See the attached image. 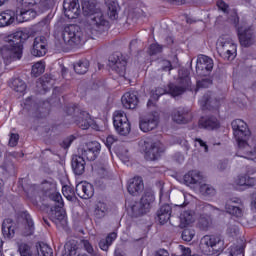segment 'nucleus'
Wrapping results in <instances>:
<instances>
[{
	"instance_id": "aec40b11",
	"label": "nucleus",
	"mask_w": 256,
	"mask_h": 256,
	"mask_svg": "<svg viewBox=\"0 0 256 256\" xmlns=\"http://www.w3.org/2000/svg\"><path fill=\"white\" fill-rule=\"evenodd\" d=\"M21 217L24 219V227L21 229V235L23 237H31L35 233L33 218H31V215L27 211L22 212Z\"/></svg>"
},
{
	"instance_id": "c03bdc74",
	"label": "nucleus",
	"mask_w": 256,
	"mask_h": 256,
	"mask_svg": "<svg viewBox=\"0 0 256 256\" xmlns=\"http://www.w3.org/2000/svg\"><path fill=\"white\" fill-rule=\"evenodd\" d=\"M12 88L16 93H25V90L27 89V84L21 78H15L12 81Z\"/></svg>"
},
{
	"instance_id": "f3484780",
	"label": "nucleus",
	"mask_w": 256,
	"mask_h": 256,
	"mask_svg": "<svg viewBox=\"0 0 256 256\" xmlns=\"http://www.w3.org/2000/svg\"><path fill=\"white\" fill-rule=\"evenodd\" d=\"M159 125V117L155 116V114H148L144 116L139 123L141 131L144 133H149V131H153V129L157 128Z\"/></svg>"
},
{
	"instance_id": "5fc2aeb1",
	"label": "nucleus",
	"mask_w": 256,
	"mask_h": 256,
	"mask_svg": "<svg viewBox=\"0 0 256 256\" xmlns=\"http://www.w3.org/2000/svg\"><path fill=\"white\" fill-rule=\"evenodd\" d=\"M62 193L68 201H71L75 197V190L71 186H63Z\"/></svg>"
},
{
	"instance_id": "dca6fc26",
	"label": "nucleus",
	"mask_w": 256,
	"mask_h": 256,
	"mask_svg": "<svg viewBox=\"0 0 256 256\" xmlns=\"http://www.w3.org/2000/svg\"><path fill=\"white\" fill-rule=\"evenodd\" d=\"M63 9L64 15L68 19H77V17H79V13H81L78 0H64Z\"/></svg>"
},
{
	"instance_id": "e433bc0d",
	"label": "nucleus",
	"mask_w": 256,
	"mask_h": 256,
	"mask_svg": "<svg viewBox=\"0 0 256 256\" xmlns=\"http://www.w3.org/2000/svg\"><path fill=\"white\" fill-rule=\"evenodd\" d=\"M180 223L183 227L195 223V212L193 210H187L180 214Z\"/></svg>"
},
{
	"instance_id": "ea45409f",
	"label": "nucleus",
	"mask_w": 256,
	"mask_h": 256,
	"mask_svg": "<svg viewBox=\"0 0 256 256\" xmlns=\"http://www.w3.org/2000/svg\"><path fill=\"white\" fill-rule=\"evenodd\" d=\"M236 184H238L240 187H255L256 180L255 178H251L248 175H243L238 176Z\"/></svg>"
},
{
	"instance_id": "473e14b6",
	"label": "nucleus",
	"mask_w": 256,
	"mask_h": 256,
	"mask_svg": "<svg viewBox=\"0 0 256 256\" xmlns=\"http://www.w3.org/2000/svg\"><path fill=\"white\" fill-rule=\"evenodd\" d=\"M105 5L108 8V16L110 19H117L119 17V13H117V9H119L117 0H105Z\"/></svg>"
},
{
	"instance_id": "c756f323",
	"label": "nucleus",
	"mask_w": 256,
	"mask_h": 256,
	"mask_svg": "<svg viewBox=\"0 0 256 256\" xmlns=\"http://www.w3.org/2000/svg\"><path fill=\"white\" fill-rule=\"evenodd\" d=\"M239 205V200H228L225 204L226 213L233 215V217H243V209Z\"/></svg>"
},
{
	"instance_id": "58836bf2",
	"label": "nucleus",
	"mask_w": 256,
	"mask_h": 256,
	"mask_svg": "<svg viewBox=\"0 0 256 256\" xmlns=\"http://www.w3.org/2000/svg\"><path fill=\"white\" fill-rule=\"evenodd\" d=\"M178 85L184 90V92L191 88V77H189V73L187 71L179 75Z\"/></svg>"
},
{
	"instance_id": "412c9836",
	"label": "nucleus",
	"mask_w": 256,
	"mask_h": 256,
	"mask_svg": "<svg viewBox=\"0 0 256 256\" xmlns=\"http://www.w3.org/2000/svg\"><path fill=\"white\" fill-rule=\"evenodd\" d=\"M137 95V91L126 92L121 98L123 107L125 109H135L139 105V97Z\"/></svg>"
},
{
	"instance_id": "4468645a",
	"label": "nucleus",
	"mask_w": 256,
	"mask_h": 256,
	"mask_svg": "<svg viewBox=\"0 0 256 256\" xmlns=\"http://www.w3.org/2000/svg\"><path fill=\"white\" fill-rule=\"evenodd\" d=\"M165 150L161 146L160 142L146 143L145 147V159L147 161H157L161 157V154Z\"/></svg>"
},
{
	"instance_id": "a19ab883",
	"label": "nucleus",
	"mask_w": 256,
	"mask_h": 256,
	"mask_svg": "<svg viewBox=\"0 0 256 256\" xmlns=\"http://www.w3.org/2000/svg\"><path fill=\"white\" fill-rule=\"evenodd\" d=\"M131 211L133 217H141V215H145L146 213H149V210L145 208V206L139 201L135 202L131 206Z\"/></svg>"
},
{
	"instance_id": "79ce46f5",
	"label": "nucleus",
	"mask_w": 256,
	"mask_h": 256,
	"mask_svg": "<svg viewBox=\"0 0 256 256\" xmlns=\"http://www.w3.org/2000/svg\"><path fill=\"white\" fill-rule=\"evenodd\" d=\"M154 201L155 195L151 191L145 192L140 199V202L143 204L144 209H147L148 211L149 209H151V203H153Z\"/></svg>"
},
{
	"instance_id": "69168bd1",
	"label": "nucleus",
	"mask_w": 256,
	"mask_h": 256,
	"mask_svg": "<svg viewBox=\"0 0 256 256\" xmlns=\"http://www.w3.org/2000/svg\"><path fill=\"white\" fill-rule=\"evenodd\" d=\"M195 142L200 145V147L204 148L205 153L209 151V146L207 145V142L203 141L201 138H196Z\"/></svg>"
},
{
	"instance_id": "864d4df0",
	"label": "nucleus",
	"mask_w": 256,
	"mask_h": 256,
	"mask_svg": "<svg viewBox=\"0 0 256 256\" xmlns=\"http://www.w3.org/2000/svg\"><path fill=\"white\" fill-rule=\"evenodd\" d=\"M181 237L183 241H193V237H195V230L193 228H185L182 231Z\"/></svg>"
},
{
	"instance_id": "0e129e2a",
	"label": "nucleus",
	"mask_w": 256,
	"mask_h": 256,
	"mask_svg": "<svg viewBox=\"0 0 256 256\" xmlns=\"http://www.w3.org/2000/svg\"><path fill=\"white\" fill-rule=\"evenodd\" d=\"M19 141V134H11L9 145L10 147H15Z\"/></svg>"
},
{
	"instance_id": "7c9ffc66",
	"label": "nucleus",
	"mask_w": 256,
	"mask_h": 256,
	"mask_svg": "<svg viewBox=\"0 0 256 256\" xmlns=\"http://www.w3.org/2000/svg\"><path fill=\"white\" fill-rule=\"evenodd\" d=\"M16 19L15 11L6 10L0 14V27L11 25Z\"/></svg>"
},
{
	"instance_id": "0eeeda50",
	"label": "nucleus",
	"mask_w": 256,
	"mask_h": 256,
	"mask_svg": "<svg viewBox=\"0 0 256 256\" xmlns=\"http://www.w3.org/2000/svg\"><path fill=\"white\" fill-rule=\"evenodd\" d=\"M217 51L223 59H234L237 55V45L229 37H220L217 43Z\"/></svg>"
},
{
	"instance_id": "4c0bfd02",
	"label": "nucleus",
	"mask_w": 256,
	"mask_h": 256,
	"mask_svg": "<svg viewBox=\"0 0 256 256\" xmlns=\"http://www.w3.org/2000/svg\"><path fill=\"white\" fill-rule=\"evenodd\" d=\"M89 65H90L89 60L81 59L74 64V71L78 75H85V73L89 71Z\"/></svg>"
},
{
	"instance_id": "4be33fe9",
	"label": "nucleus",
	"mask_w": 256,
	"mask_h": 256,
	"mask_svg": "<svg viewBox=\"0 0 256 256\" xmlns=\"http://www.w3.org/2000/svg\"><path fill=\"white\" fill-rule=\"evenodd\" d=\"M198 125L200 129H207L208 131H213L215 129H219L221 124L219 120L215 116H205L199 119Z\"/></svg>"
},
{
	"instance_id": "9d476101",
	"label": "nucleus",
	"mask_w": 256,
	"mask_h": 256,
	"mask_svg": "<svg viewBox=\"0 0 256 256\" xmlns=\"http://www.w3.org/2000/svg\"><path fill=\"white\" fill-rule=\"evenodd\" d=\"M213 59L207 55L200 54L196 61V73L200 77H207L213 71Z\"/></svg>"
},
{
	"instance_id": "052dcab7",
	"label": "nucleus",
	"mask_w": 256,
	"mask_h": 256,
	"mask_svg": "<svg viewBox=\"0 0 256 256\" xmlns=\"http://www.w3.org/2000/svg\"><path fill=\"white\" fill-rule=\"evenodd\" d=\"M217 7L218 9H220V11H223V13H229V6L227 5V3H225V1L223 0L218 1Z\"/></svg>"
},
{
	"instance_id": "2eb2a0df",
	"label": "nucleus",
	"mask_w": 256,
	"mask_h": 256,
	"mask_svg": "<svg viewBox=\"0 0 256 256\" xmlns=\"http://www.w3.org/2000/svg\"><path fill=\"white\" fill-rule=\"evenodd\" d=\"M47 38L45 36H38L34 39L31 55L33 57H44L47 55Z\"/></svg>"
},
{
	"instance_id": "a878e982",
	"label": "nucleus",
	"mask_w": 256,
	"mask_h": 256,
	"mask_svg": "<svg viewBox=\"0 0 256 256\" xmlns=\"http://www.w3.org/2000/svg\"><path fill=\"white\" fill-rule=\"evenodd\" d=\"M15 15L18 23H25V21H31V19H35V17H37V12L33 10V8H22L16 10Z\"/></svg>"
},
{
	"instance_id": "9b49d317",
	"label": "nucleus",
	"mask_w": 256,
	"mask_h": 256,
	"mask_svg": "<svg viewBox=\"0 0 256 256\" xmlns=\"http://www.w3.org/2000/svg\"><path fill=\"white\" fill-rule=\"evenodd\" d=\"M108 66L112 71H115L120 77H125L127 71V60L119 53H114L109 56Z\"/></svg>"
},
{
	"instance_id": "e2e57ef3",
	"label": "nucleus",
	"mask_w": 256,
	"mask_h": 256,
	"mask_svg": "<svg viewBox=\"0 0 256 256\" xmlns=\"http://www.w3.org/2000/svg\"><path fill=\"white\" fill-rule=\"evenodd\" d=\"M117 141V138L113 135H109L107 138H106V142H105V145L107 147V149H111L113 143H115Z\"/></svg>"
},
{
	"instance_id": "f8f14e48",
	"label": "nucleus",
	"mask_w": 256,
	"mask_h": 256,
	"mask_svg": "<svg viewBox=\"0 0 256 256\" xmlns=\"http://www.w3.org/2000/svg\"><path fill=\"white\" fill-rule=\"evenodd\" d=\"M99 153H101V144L97 141L88 142L80 149V156L87 161H95Z\"/></svg>"
},
{
	"instance_id": "a18cd8bd",
	"label": "nucleus",
	"mask_w": 256,
	"mask_h": 256,
	"mask_svg": "<svg viewBox=\"0 0 256 256\" xmlns=\"http://www.w3.org/2000/svg\"><path fill=\"white\" fill-rule=\"evenodd\" d=\"M199 191L204 197H213L216 193L215 188L209 184H199Z\"/></svg>"
},
{
	"instance_id": "6ab92c4d",
	"label": "nucleus",
	"mask_w": 256,
	"mask_h": 256,
	"mask_svg": "<svg viewBox=\"0 0 256 256\" xmlns=\"http://www.w3.org/2000/svg\"><path fill=\"white\" fill-rule=\"evenodd\" d=\"M199 103L203 109H208V111H214L219 109V100L213 97V93L207 92L199 100Z\"/></svg>"
},
{
	"instance_id": "f257e3e1",
	"label": "nucleus",
	"mask_w": 256,
	"mask_h": 256,
	"mask_svg": "<svg viewBox=\"0 0 256 256\" xmlns=\"http://www.w3.org/2000/svg\"><path fill=\"white\" fill-rule=\"evenodd\" d=\"M82 13L84 17H88L86 33L90 39H95L107 31L109 21L105 19L101 8L97 6V0H82Z\"/></svg>"
},
{
	"instance_id": "2f4dec72",
	"label": "nucleus",
	"mask_w": 256,
	"mask_h": 256,
	"mask_svg": "<svg viewBox=\"0 0 256 256\" xmlns=\"http://www.w3.org/2000/svg\"><path fill=\"white\" fill-rule=\"evenodd\" d=\"M2 233L7 239H13V237H15V226H13V220L8 218L3 221Z\"/></svg>"
},
{
	"instance_id": "13d9d810",
	"label": "nucleus",
	"mask_w": 256,
	"mask_h": 256,
	"mask_svg": "<svg viewBox=\"0 0 256 256\" xmlns=\"http://www.w3.org/2000/svg\"><path fill=\"white\" fill-rule=\"evenodd\" d=\"M77 139V137L70 135L67 138H65L62 143H61V147H63V149H69V147H71V144L73 143V141H75Z\"/></svg>"
},
{
	"instance_id": "6e6d98bb",
	"label": "nucleus",
	"mask_w": 256,
	"mask_h": 256,
	"mask_svg": "<svg viewBox=\"0 0 256 256\" xmlns=\"http://www.w3.org/2000/svg\"><path fill=\"white\" fill-rule=\"evenodd\" d=\"M163 46L159 45L158 43L151 44L149 46V55H158V53H162Z\"/></svg>"
},
{
	"instance_id": "bf43d9fd",
	"label": "nucleus",
	"mask_w": 256,
	"mask_h": 256,
	"mask_svg": "<svg viewBox=\"0 0 256 256\" xmlns=\"http://www.w3.org/2000/svg\"><path fill=\"white\" fill-rule=\"evenodd\" d=\"M160 69L161 71H172L173 70V65L171 64V61L169 60H162L160 62Z\"/></svg>"
},
{
	"instance_id": "393cba45",
	"label": "nucleus",
	"mask_w": 256,
	"mask_h": 256,
	"mask_svg": "<svg viewBox=\"0 0 256 256\" xmlns=\"http://www.w3.org/2000/svg\"><path fill=\"white\" fill-rule=\"evenodd\" d=\"M54 84L55 80L52 79L51 75L45 74L44 76L38 79V81L36 82V87L39 89V93L45 95V93H47V91H49V89H51V87H53Z\"/></svg>"
},
{
	"instance_id": "20e7f679",
	"label": "nucleus",
	"mask_w": 256,
	"mask_h": 256,
	"mask_svg": "<svg viewBox=\"0 0 256 256\" xmlns=\"http://www.w3.org/2000/svg\"><path fill=\"white\" fill-rule=\"evenodd\" d=\"M231 127L239 149H247L249 147L248 141L251 138V131L247 127V123L241 119H236L232 121Z\"/></svg>"
},
{
	"instance_id": "09e8293b",
	"label": "nucleus",
	"mask_w": 256,
	"mask_h": 256,
	"mask_svg": "<svg viewBox=\"0 0 256 256\" xmlns=\"http://www.w3.org/2000/svg\"><path fill=\"white\" fill-rule=\"evenodd\" d=\"M32 75L33 77H39V75H43L45 73V63L37 62L32 66Z\"/></svg>"
},
{
	"instance_id": "f03ea898",
	"label": "nucleus",
	"mask_w": 256,
	"mask_h": 256,
	"mask_svg": "<svg viewBox=\"0 0 256 256\" xmlns=\"http://www.w3.org/2000/svg\"><path fill=\"white\" fill-rule=\"evenodd\" d=\"M7 49H3L2 59L5 65H10L13 61L21 59L23 55V32H16L7 38Z\"/></svg>"
},
{
	"instance_id": "5701e85b",
	"label": "nucleus",
	"mask_w": 256,
	"mask_h": 256,
	"mask_svg": "<svg viewBox=\"0 0 256 256\" xmlns=\"http://www.w3.org/2000/svg\"><path fill=\"white\" fill-rule=\"evenodd\" d=\"M74 121L77 127L83 131L89 129V127L93 125V119L91 118V115L86 111H81L78 116L74 117Z\"/></svg>"
},
{
	"instance_id": "c85d7f7f",
	"label": "nucleus",
	"mask_w": 256,
	"mask_h": 256,
	"mask_svg": "<svg viewBox=\"0 0 256 256\" xmlns=\"http://www.w3.org/2000/svg\"><path fill=\"white\" fill-rule=\"evenodd\" d=\"M173 212V209L171 208V205L164 204L162 205L158 211H157V219L160 225H165L169 219H171V213Z\"/></svg>"
},
{
	"instance_id": "cd10ccee",
	"label": "nucleus",
	"mask_w": 256,
	"mask_h": 256,
	"mask_svg": "<svg viewBox=\"0 0 256 256\" xmlns=\"http://www.w3.org/2000/svg\"><path fill=\"white\" fill-rule=\"evenodd\" d=\"M185 185H201L203 183V175L197 170L189 171L184 175Z\"/></svg>"
},
{
	"instance_id": "a211bd4d",
	"label": "nucleus",
	"mask_w": 256,
	"mask_h": 256,
	"mask_svg": "<svg viewBox=\"0 0 256 256\" xmlns=\"http://www.w3.org/2000/svg\"><path fill=\"white\" fill-rule=\"evenodd\" d=\"M76 194L80 199H91L95 195V188L91 183L81 182L76 185Z\"/></svg>"
},
{
	"instance_id": "b1692460",
	"label": "nucleus",
	"mask_w": 256,
	"mask_h": 256,
	"mask_svg": "<svg viewBox=\"0 0 256 256\" xmlns=\"http://www.w3.org/2000/svg\"><path fill=\"white\" fill-rule=\"evenodd\" d=\"M128 193L130 195L136 196L139 195V193L143 192V189H145V184H143V178L136 176L129 180L128 182Z\"/></svg>"
},
{
	"instance_id": "8fccbe9b",
	"label": "nucleus",
	"mask_w": 256,
	"mask_h": 256,
	"mask_svg": "<svg viewBox=\"0 0 256 256\" xmlns=\"http://www.w3.org/2000/svg\"><path fill=\"white\" fill-rule=\"evenodd\" d=\"M22 7H35V5H40L43 7V0H16Z\"/></svg>"
},
{
	"instance_id": "f704fd0d",
	"label": "nucleus",
	"mask_w": 256,
	"mask_h": 256,
	"mask_svg": "<svg viewBox=\"0 0 256 256\" xmlns=\"http://www.w3.org/2000/svg\"><path fill=\"white\" fill-rule=\"evenodd\" d=\"M77 249H79L77 246V240H69L64 245L62 256H75L77 255Z\"/></svg>"
},
{
	"instance_id": "3c124183",
	"label": "nucleus",
	"mask_w": 256,
	"mask_h": 256,
	"mask_svg": "<svg viewBox=\"0 0 256 256\" xmlns=\"http://www.w3.org/2000/svg\"><path fill=\"white\" fill-rule=\"evenodd\" d=\"M18 251L21 256H33V251H31V246L27 243H21L18 247Z\"/></svg>"
},
{
	"instance_id": "7ed1b4c3",
	"label": "nucleus",
	"mask_w": 256,
	"mask_h": 256,
	"mask_svg": "<svg viewBox=\"0 0 256 256\" xmlns=\"http://www.w3.org/2000/svg\"><path fill=\"white\" fill-rule=\"evenodd\" d=\"M61 38L65 45H70V47L85 45V41H87V37L81 31V27L75 24L66 26L62 31Z\"/></svg>"
},
{
	"instance_id": "680f3d73",
	"label": "nucleus",
	"mask_w": 256,
	"mask_h": 256,
	"mask_svg": "<svg viewBox=\"0 0 256 256\" xmlns=\"http://www.w3.org/2000/svg\"><path fill=\"white\" fill-rule=\"evenodd\" d=\"M167 93H169L168 89L158 87L155 89L154 95L157 97V99H159V97H161L162 95H167Z\"/></svg>"
},
{
	"instance_id": "603ef678",
	"label": "nucleus",
	"mask_w": 256,
	"mask_h": 256,
	"mask_svg": "<svg viewBox=\"0 0 256 256\" xmlns=\"http://www.w3.org/2000/svg\"><path fill=\"white\" fill-rule=\"evenodd\" d=\"M211 85H213V79L209 77H205L197 81L198 89H209Z\"/></svg>"
},
{
	"instance_id": "c9c22d12",
	"label": "nucleus",
	"mask_w": 256,
	"mask_h": 256,
	"mask_svg": "<svg viewBox=\"0 0 256 256\" xmlns=\"http://www.w3.org/2000/svg\"><path fill=\"white\" fill-rule=\"evenodd\" d=\"M115 239H117V233L112 232L110 234L107 235V237L105 239H101L99 241V248L102 251H109V247H111V245H113V241H115Z\"/></svg>"
},
{
	"instance_id": "de8ad7c7",
	"label": "nucleus",
	"mask_w": 256,
	"mask_h": 256,
	"mask_svg": "<svg viewBox=\"0 0 256 256\" xmlns=\"http://www.w3.org/2000/svg\"><path fill=\"white\" fill-rule=\"evenodd\" d=\"M168 93L172 95V97H179V95H183L185 91L179 84L176 85V84L170 83L168 84Z\"/></svg>"
},
{
	"instance_id": "1a4fd4ad",
	"label": "nucleus",
	"mask_w": 256,
	"mask_h": 256,
	"mask_svg": "<svg viewBox=\"0 0 256 256\" xmlns=\"http://www.w3.org/2000/svg\"><path fill=\"white\" fill-rule=\"evenodd\" d=\"M113 124L119 135L126 136L131 133V123L125 112L116 111L113 116Z\"/></svg>"
},
{
	"instance_id": "ddd939ff",
	"label": "nucleus",
	"mask_w": 256,
	"mask_h": 256,
	"mask_svg": "<svg viewBox=\"0 0 256 256\" xmlns=\"http://www.w3.org/2000/svg\"><path fill=\"white\" fill-rule=\"evenodd\" d=\"M172 121L177 125H187L193 121V113L187 107H178L172 112Z\"/></svg>"
},
{
	"instance_id": "6e6552de",
	"label": "nucleus",
	"mask_w": 256,
	"mask_h": 256,
	"mask_svg": "<svg viewBox=\"0 0 256 256\" xmlns=\"http://www.w3.org/2000/svg\"><path fill=\"white\" fill-rule=\"evenodd\" d=\"M202 249H212L215 253H221L225 251V241L221 236L217 235H205L200 240Z\"/></svg>"
},
{
	"instance_id": "37998d69",
	"label": "nucleus",
	"mask_w": 256,
	"mask_h": 256,
	"mask_svg": "<svg viewBox=\"0 0 256 256\" xmlns=\"http://www.w3.org/2000/svg\"><path fill=\"white\" fill-rule=\"evenodd\" d=\"M36 249L38 256H53V249L45 243H38Z\"/></svg>"
},
{
	"instance_id": "774afa93",
	"label": "nucleus",
	"mask_w": 256,
	"mask_h": 256,
	"mask_svg": "<svg viewBox=\"0 0 256 256\" xmlns=\"http://www.w3.org/2000/svg\"><path fill=\"white\" fill-rule=\"evenodd\" d=\"M182 256H191V248H182Z\"/></svg>"
},
{
	"instance_id": "bb28decb",
	"label": "nucleus",
	"mask_w": 256,
	"mask_h": 256,
	"mask_svg": "<svg viewBox=\"0 0 256 256\" xmlns=\"http://www.w3.org/2000/svg\"><path fill=\"white\" fill-rule=\"evenodd\" d=\"M72 170L76 175H83L85 173V158L79 155L72 156Z\"/></svg>"
},
{
	"instance_id": "39448f33",
	"label": "nucleus",
	"mask_w": 256,
	"mask_h": 256,
	"mask_svg": "<svg viewBox=\"0 0 256 256\" xmlns=\"http://www.w3.org/2000/svg\"><path fill=\"white\" fill-rule=\"evenodd\" d=\"M230 21H232L234 27L237 29L238 39L241 47L247 48L255 45V32H253V29L250 27H239V16L237 13H233V15L230 17Z\"/></svg>"
},
{
	"instance_id": "72a5a7b5",
	"label": "nucleus",
	"mask_w": 256,
	"mask_h": 256,
	"mask_svg": "<svg viewBox=\"0 0 256 256\" xmlns=\"http://www.w3.org/2000/svg\"><path fill=\"white\" fill-rule=\"evenodd\" d=\"M107 211H109L107 203L103 201H98L95 204L94 217H96V219H103V217L107 215Z\"/></svg>"
},
{
	"instance_id": "338daca9",
	"label": "nucleus",
	"mask_w": 256,
	"mask_h": 256,
	"mask_svg": "<svg viewBox=\"0 0 256 256\" xmlns=\"http://www.w3.org/2000/svg\"><path fill=\"white\" fill-rule=\"evenodd\" d=\"M155 256H169V252L165 249H159L156 251Z\"/></svg>"
},
{
	"instance_id": "49530a36",
	"label": "nucleus",
	"mask_w": 256,
	"mask_h": 256,
	"mask_svg": "<svg viewBox=\"0 0 256 256\" xmlns=\"http://www.w3.org/2000/svg\"><path fill=\"white\" fill-rule=\"evenodd\" d=\"M212 223L213 220L209 216H201L198 221V227L201 231H208Z\"/></svg>"
},
{
	"instance_id": "423d86ee",
	"label": "nucleus",
	"mask_w": 256,
	"mask_h": 256,
	"mask_svg": "<svg viewBox=\"0 0 256 256\" xmlns=\"http://www.w3.org/2000/svg\"><path fill=\"white\" fill-rule=\"evenodd\" d=\"M48 197L50 201L53 202L52 205H54V207L51 208L49 214L50 219L53 223H61V221L65 219V209H63L65 204L63 202V197L59 192L55 190H53V192H50L48 194Z\"/></svg>"
},
{
	"instance_id": "4d7b16f0",
	"label": "nucleus",
	"mask_w": 256,
	"mask_h": 256,
	"mask_svg": "<svg viewBox=\"0 0 256 256\" xmlns=\"http://www.w3.org/2000/svg\"><path fill=\"white\" fill-rule=\"evenodd\" d=\"M82 245H83L85 251H87V253H89V255H92V256L97 255L95 253V249H93V245H91V242H89V240H82Z\"/></svg>"
}]
</instances>
